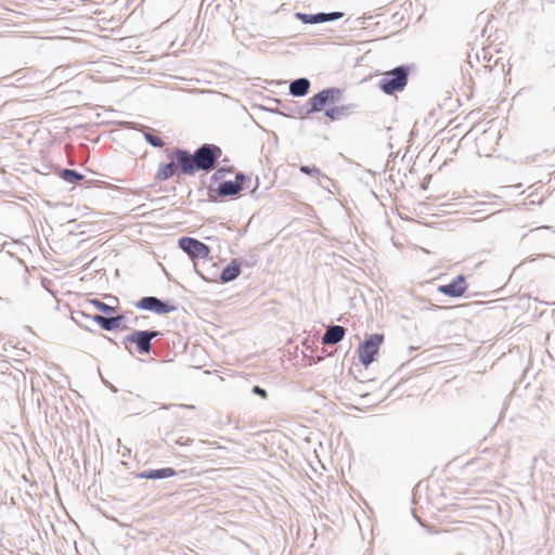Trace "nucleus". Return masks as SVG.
Returning a JSON list of instances; mask_svg holds the SVG:
<instances>
[{
    "mask_svg": "<svg viewBox=\"0 0 555 555\" xmlns=\"http://www.w3.org/2000/svg\"><path fill=\"white\" fill-rule=\"evenodd\" d=\"M193 442V439L191 438H188L185 440H183L182 438L178 439L177 440V444H180V446H189Z\"/></svg>",
    "mask_w": 555,
    "mask_h": 555,
    "instance_id": "24",
    "label": "nucleus"
},
{
    "mask_svg": "<svg viewBox=\"0 0 555 555\" xmlns=\"http://www.w3.org/2000/svg\"><path fill=\"white\" fill-rule=\"evenodd\" d=\"M251 392L256 396L263 398V399H266L268 397L267 390L260 386H254L251 389Z\"/></svg>",
    "mask_w": 555,
    "mask_h": 555,
    "instance_id": "23",
    "label": "nucleus"
},
{
    "mask_svg": "<svg viewBox=\"0 0 555 555\" xmlns=\"http://www.w3.org/2000/svg\"><path fill=\"white\" fill-rule=\"evenodd\" d=\"M341 90L339 88L323 89L319 93L311 96L308 101V114L321 112L325 105L334 104L340 100Z\"/></svg>",
    "mask_w": 555,
    "mask_h": 555,
    "instance_id": "3",
    "label": "nucleus"
},
{
    "mask_svg": "<svg viewBox=\"0 0 555 555\" xmlns=\"http://www.w3.org/2000/svg\"><path fill=\"white\" fill-rule=\"evenodd\" d=\"M159 332L157 331H134L130 335L125 337V344L133 343L137 345L138 351L142 354L150 352L152 348V339L157 337Z\"/></svg>",
    "mask_w": 555,
    "mask_h": 555,
    "instance_id": "7",
    "label": "nucleus"
},
{
    "mask_svg": "<svg viewBox=\"0 0 555 555\" xmlns=\"http://www.w3.org/2000/svg\"><path fill=\"white\" fill-rule=\"evenodd\" d=\"M124 320V315H117V317H104L101 314L93 315V321L98 323L101 328L105 331H113L120 326L121 322Z\"/></svg>",
    "mask_w": 555,
    "mask_h": 555,
    "instance_id": "13",
    "label": "nucleus"
},
{
    "mask_svg": "<svg viewBox=\"0 0 555 555\" xmlns=\"http://www.w3.org/2000/svg\"><path fill=\"white\" fill-rule=\"evenodd\" d=\"M353 108L354 105L352 104L331 107L325 111V116L331 120H339L349 116Z\"/></svg>",
    "mask_w": 555,
    "mask_h": 555,
    "instance_id": "17",
    "label": "nucleus"
},
{
    "mask_svg": "<svg viewBox=\"0 0 555 555\" xmlns=\"http://www.w3.org/2000/svg\"><path fill=\"white\" fill-rule=\"evenodd\" d=\"M178 171V166L176 165L175 159H171L169 163H160L155 175V179L157 181H166L173 177Z\"/></svg>",
    "mask_w": 555,
    "mask_h": 555,
    "instance_id": "15",
    "label": "nucleus"
},
{
    "mask_svg": "<svg viewBox=\"0 0 555 555\" xmlns=\"http://www.w3.org/2000/svg\"><path fill=\"white\" fill-rule=\"evenodd\" d=\"M346 330L341 325H331L325 331L322 343L325 345H335L345 336Z\"/></svg>",
    "mask_w": 555,
    "mask_h": 555,
    "instance_id": "12",
    "label": "nucleus"
},
{
    "mask_svg": "<svg viewBox=\"0 0 555 555\" xmlns=\"http://www.w3.org/2000/svg\"><path fill=\"white\" fill-rule=\"evenodd\" d=\"M178 244L192 259H205L209 257L210 248L196 238L183 236L179 238Z\"/></svg>",
    "mask_w": 555,
    "mask_h": 555,
    "instance_id": "5",
    "label": "nucleus"
},
{
    "mask_svg": "<svg viewBox=\"0 0 555 555\" xmlns=\"http://www.w3.org/2000/svg\"><path fill=\"white\" fill-rule=\"evenodd\" d=\"M410 68L404 65L386 72L378 82V87L385 94H393L404 89L408 83Z\"/></svg>",
    "mask_w": 555,
    "mask_h": 555,
    "instance_id": "1",
    "label": "nucleus"
},
{
    "mask_svg": "<svg viewBox=\"0 0 555 555\" xmlns=\"http://www.w3.org/2000/svg\"><path fill=\"white\" fill-rule=\"evenodd\" d=\"M221 149L214 144H203L195 152V165L197 170L209 171L215 167L221 156Z\"/></svg>",
    "mask_w": 555,
    "mask_h": 555,
    "instance_id": "2",
    "label": "nucleus"
},
{
    "mask_svg": "<svg viewBox=\"0 0 555 555\" xmlns=\"http://www.w3.org/2000/svg\"><path fill=\"white\" fill-rule=\"evenodd\" d=\"M438 291H439V293L450 296V297H460L466 291L465 278L463 275H457L450 283L440 285Z\"/></svg>",
    "mask_w": 555,
    "mask_h": 555,
    "instance_id": "11",
    "label": "nucleus"
},
{
    "mask_svg": "<svg viewBox=\"0 0 555 555\" xmlns=\"http://www.w3.org/2000/svg\"><path fill=\"white\" fill-rule=\"evenodd\" d=\"M384 341V335L371 334L359 347L360 362L367 367L375 359L380 345Z\"/></svg>",
    "mask_w": 555,
    "mask_h": 555,
    "instance_id": "4",
    "label": "nucleus"
},
{
    "mask_svg": "<svg viewBox=\"0 0 555 555\" xmlns=\"http://www.w3.org/2000/svg\"><path fill=\"white\" fill-rule=\"evenodd\" d=\"M241 274V267L236 260H232L221 272L220 280L223 283L234 281Z\"/></svg>",
    "mask_w": 555,
    "mask_h": 555,
    "instance_id": "18",
    "label": "nucleus"
},
{
    "mask_svg": "<svg viewBox=\"0 0 555 555\" xmlns=\"http://www.w3.org/2000/svg\"><path fill=\"white\" fill-rule=\"evenodd\" d=\"M246 176L243 172H238L235 176V181H223L218 185L217 192L220 196H232L240 193L245 189Z\"/></svg>",
    "mask_w": 555,
    "mask_h": 555,
    "instance_id": "10",
    "label": "nucleus"
},
{
    "mask_svg": "<svg viewBox=\"0 0 555 555\" xmlns=\"http://www.w3.org/2000/svg\"><path fill=\"white\" fill-rule=\"evenodd\" d=\"M310 88L308 78H297L289 83V93L293 96H305Z\"/></svg>",
    "mask_w": 555,
    "mask_h": 555,
    "instance_id": "16",
    "label": "nucleus"
},
{
    "mask_svg": "<svg viewBox=\"0 0 555 555\" xmlns=\"http://www.w3.org/2000/svg\"><path fill=\"white\" fill-rule=\"evenodd\" d=\"M137 308L141 310H147L155 312L157 314H166L176 311V306L170 305L160 300L155 296H145L142 297L137 304Z\"/></svg>",
    "mask_w": 555,
    "mask_h": 555,
    "instance_id": "8",
    "label": "nucleus"
},
{
    "mask_svg": "<svg viewBox=\"0 0 555 555\" xmlns=\"http://www.w3.org/2000/svg\"><path fill=\"white\" fill-rule=\"evenodd\" d=\"M343 15L344 14L341 12H330V13L319 12L315 14H307V13H302V12H297L295 14L296 18L299 20L300 22H302L304 24H321V23H326V22H333V21H336V20H339L340 17H343Z\"/></svg>",
    "mask_w": 555,
    "mask_h": 555,
    "instance_id": "9",
    "label": "nucleus"
},
{
    "mask_svg": "<svg viewBox=\"0 0 555 555\" xmlns=\"http://www.w3.org/2000/svg\"><path fill=\"white\" fill-rule=\"evenodd\" d=\"M258 188V179H256V182H255V186L254 189L251 190V192H255V190Z\"/></svg>",
    "mask_w": 555,
    "mask_h": 555,
    "instance_id": "27",
    "label": "nucleus"
},
{
    "mask_svg": "<svg viewBox=\"0 0 555 555\" xmlns=\"http://www.w3.org/2000/svg\"><path fill=\"white\" fill-rule=\"evenodd\" d=\"M199 444H201V446H204V444H215V442H208V441H206V440H201V441H199Z\"/></svg>",
    "mask_w": 555,
    "mask_h": 555,
    "instance_id": "25",
    "label": "nucleus"
},
{
    "mask_svg": "<svg viewBox=\"0 0 555 555\" xmlns=\"http://www.w3.org/2000/svg\"><path fill=\"white\" fill-rule=\"evenodd\" d=\"M60 177L68 183H75L83 179V176L78 171L66 168L61 170Z\"/></svg>",
    "mask_w": 555,
    "mask_h": 555,
    "instance_id": "19",
    "label": "nucleus"
},
{
    "mask_svg": "<svg viewBox=\"0 0 555 555\" xmlns=\"http://www.w3.org/2000/svg\"><path fill=\"white\" fill-rule=\"evenodd\" d=\"M91 304L101 312H104V313L115 312V308L113 306H109L99 299H92Z\"/></svg>",
    "mask_w": 555,
    "mask_h": 555,
    "instance_id": "20",
    "label": "nucleus"
},
{
    "mask_svg": "<svg viewBox=\"0 0 555 555\" xmlns=\"http://www.w3.org/2000/svg\"><path fill=\"white\" fill-rule=\"evenodd\" d=\"M144 138L154 147H163L164 146V141L159 137H157L151 132H144Z\"/></svg>",
    "mask_w": 555,
    "mask_h": 555,
    "instance_id": "21",
    "label": "nucleus"
},
{
    "mask_svg": "<svg viewBox=\"0 0 555 555\" xmlns=\"http://www.w3.org/2000/svg\"><path fill=\"white\" fill-rule=\"evenodd\" d=\"M176 470L171 467L158 468V469H149L138 474V477L141 479H165L170 478L176 475Z\"/></svg>",
    "mask_w": 555,
    "mask_h": 555,
    "instance_id": "14",
    "label": "nucleus"
},
{
    "mask_svg": "<svg viewBox=\"0 0 555 555\" xmlns=\"http://www.w3.org/2000/svg\"><path fill=\"white\" fill-rule=\"evenodd\" d=\"M168 157L175 159L176 165L178 166V170L182 175L193 176L197 170V167L194 164V154H191L186 150L176 149L171 154H168Z\"/></svg>",
    "mask_w": 555,
    "mask_h": 555,
    "instance_id": "6",
    "label": "nucleus"
},
{
    "mask_svg": "<svg viewBox=\"0 0 555 555\" xmlns=\"http://www.w3.org/2000/svg\"><path fill=\"white\" fill-rule=\"evenodd\" d=\"M196 273L202 278L203 280H206V278L195 268Z\"/></svg>",
    "mask_w": 555,
    "mask_h": 555,
    "instance_id": "26",
    "label": "nucleus"
},
{
    "mask_svg": "<svg viewBox=\"0 0 555 555\" xmlns=\"http://www.w3.org/2000/svg\"><path fill=\"white\" fill-rule=\"evenodd\" d=\"M299 170H300V172H302L305 175H315V176L321 175L320 169L315 166L310 167L307 165H302L299 167Z\"/></svg>",
    "mask_w": 555,
    "mask_h": 555,
    "instance_id": "22",
    "label": "nucleus"
}]
</instances>
